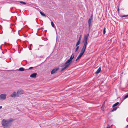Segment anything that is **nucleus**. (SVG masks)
<instances>
[{
    "label": "nucleus",
    "instance_id": "nucleus-1",
    "mask_svg": "<svg viewBox=\"0 0 128 128\" xmlns=\"http://www.w3.org/2000/svg\"><path fill=\"white\" fill-rule=\"evenodd\" d=\"M13 121V120L12 118L9 120L3 119L2 121V125L4 128H9L10 126V123L12 122Z\"/></svg>",
    "mask_w": 128,
    "mask_h": 128
},
{
    "label": "nucleus",
    "instance_id": "nucleus-2",
    "mask_svg": "<svg viewBox=\"0 0 128 128\" xmlns=\"http://www.w3.org/2000/svg\"><path fill=\"white\" fill-rule=\"evenodd\" d=\"M74 54H73L70 57V58L65 63L64 65V67L62 68L61 71H62L68 68L72 62V60L74 58Z\"/></svg>",
    "mask_w": 128,
    "mask_h": 128
},
{
    "label": "nucleus",
    "instance_id": "nucleus-3",
    "mask_svg": "<svg viewBox=\"0 0 128 128\" xmlns=\"http://www.w3.org/2000/svg\"><path fill=\"white\" fill-rule=\"evenodd\" d=\"M89 35V34H87L85 36H84V46L82 48L85 49V50L86 46L87 41Z\"/></svg>",
    "mask_w": 128,
    "mask_h": 128
},
{
    "label": "nucleus",
    "instance_id": "nucleus-4",
    "mask_svg": "<svg viewBox=\"0 0 128 128\" xmlns=\"http://www.w3.org/2000/svg\"><path fill=\"white\" fill-rule=\"evenodd\" d=\"M85 50V49L84 48H82L80 53L78 56L77 57V58L76 60V61H77L84 54Z\"/></svg>",
    "mask_w": 128,
    "mask_h": 128
},
{
    "label": "nucleus",
    "instance_id": "nucleus-5",
    "mask_svg": "<svg viewBox=\"0 0 128 128\" xmlns=\"http://www.w3.org/2000/svg\"><path fill=\"white\" fill-rule=\"evenodd\" d=\"M7 95L4 93L0 94V101H3L5 100L6 98Z\"/></svg>",
    "mask_w": 128,
    "mask_h": 128
},
{
    "label": "nucleus",
    "instance_id": "nucleus-6",
    "mask_svg": "<svg viewBox=\"0 0 128 128\" xmlns=\"http://www.w3.org/2000/svg\"><path fill=\"white\" fill-rule=\"evenodd\" d=\"M16 92L18 96L19 95L22 94L24 93V92L23 90L21 89H19Z\"/></svg>",
    "mask_w": 128,
    "mask_h": 128
},
{
    "label": "nucleus",
    "instance_id": "nucleus-7",
    "mask_svg": "<svg viewBox=\"0 0 128 128\" xmlns=\"http://www.w3.org/2000/svg\"><path fill=\"white\" fill-rule=\"evenodd\" d=\"M59 68H54L51 72V74H53L59 70Z\"/></svg>",
    "mask_w": 128,
    "mask_h": 128
},
{
    "label": "nucleus",
    "instance_id": "nucleus-8",
    "mask_svg": "<svg viewBox=\"0 0 128 128\" xmlns=\"http://www.w3.org/2000/svg\"><path fill=\"white\" fill-rule=\"evenodd\" d=\"M17 92H14L10 95V96L12 97H15L16 96H18Z\"/></svg>",
    "mask_w": 128,
    "mask_h": 128
},
{
    "label": "nucleus",
    "instance_id": "nucleus-9",
    "mask_svg": "<svg viewBox=\"0 0 128 128\" xmlns=\"http://www.w3.org/2000/svg\"><path fill=\"white\" fill-rule=\"evenodd\" d=\"M88 23L89 26V30H90V26L91 25V24L92 23V20L90 18L89 19Z\"/></svg>",
    "mask_w": 128,
    "mask_h": 128
},
{
    "label": "nucleus",
    "instance_id": "nucleus-10",
    "mask_svg": "<svg viewBox=\"0 0 128 128\" xmlns=\"http://www.w3.org/2000/svg\"><path fill=\"white\" fill-rule=\"evenodd\" d=\"M37 74L36 73H34L30 76V77L32 78H35L36 77Z\"/></svg>",
    "mask_w": 128,
    "mask_h": 128
},
{
    "label": "nucleus",
    "instance_id": "nucleus-11",
    "mask_svg": "<svg viewBox=\"0 0 128 128\" xmlns=\"http://www.w3.org/2000/svg\"><path fill=\"white\" fill-rule=\"evenodd\" d=\"M101 69V67H100L96 71V72L95 74H98L99 73Z\"/></svg>",
    "mask_w": 128,
    "mask_h": 128
},
{
    "label": "nucleus",
    "instance_id": "nucleus-12",
    "mask_svg": "<svg viewBox=\"0 0 128 128\" xmlns=\"http://www.w3.org/2000/svg\"><path fill=\"white\" fill-rule=\"evenodd\" d=\"M119 102H118L116 103L113 105L112 107H114L117 106L119 104Z\"/></svg>",
    "mask_w": 128,
    "mask_h": 128
},
{
    "label": "nucleus",
    "instance_id": "nucleus-13",
    "mask_svg": "<svg viewBox=\"0 0 128 128\" xmlns=\"http://www.w3.org/2000/svg\"><path fill=\"white\" fill-rule=\"evenodd\" d=\"M24 68H19V70L21 71H24Z\"/></svg>",
    "mask_w": 128,
    "mask_h": 128
},
{
    "label": "nucleus",
    "instance_id": "nucleus-14",
    "mask_svg": "<svg viewBox=\"0 0 128 128\" xmlns=\"http://www.w3.org/2000/svg\"><path fill=\"white\" fill-rule=\"evenodd\" d=\"M80 41L78 40L76 44V46H78V45L80 44Z\"/></svg>",
    "mask_w": 128,
    "mask_h": 128
},
{
    "label": "nucleus",
    "instance_id": "nucleus-15",
    "mask_svg": "<svg viewBox=\"0 0 128 128\" xmlns=\"http://www.w3.org/2000/svg\"><path fill=\"white\" fill-rule=\"evenodd\" d=\"M40 14L42 16H46V15H45V14H44L43 13H42V12H40Z\"/></svg>",
    "mask_w": 128,
    "mask_h": 128
},
{
    "label": "nucleus",
    "instance_id": "nucleus-16",
    "mask_svg": "<svg viewBox=\"0 0 128 128\" xmlns=\"http://www.w3.org/2000/svg\"><path fill=\"white\" fill-rule=\"evenodd\" d=\"M128 97V94L124 96V99L125 100Z\"/></svg>",
    "mask_w": 128,
    "mask_h": 128
},
{
    "label": "nucleus",
    "instance_id": "nucleus-17",
    "mask_svg": "<svg viewBox=\"0 0 128 128\" xmlns=\"http://www.w3.org/2000/svg\"><path fill=\"white\" fill-rule=\"evenodd\" d=\"M51 25H52V26L53 27H54V23L53 22H51Z\"/></svg>",
    "mask_w": 128,
    "mask_h": 128
},
{
    "label": "nucleus",
    "instance_id": "nucleus-18",
    "mask_svg": "<svg viewBox=\"0 0 128 128\" xmlns=\"http://www.w3.org/2000/svg\"><path fill=\"white\" fill-rule=\"evenodd\" d=\"M82 38V35H80V37L79 38V39H78V40L79 41H80V40H81V39Z\"/></svg>",
    "mask_w": 128,
    "mask_h": 128
},
{
    "label": "nucleus",
    "instance_id": "nucleus-19",
    "mask_svg": "<svg viewBox=\"0 0 128 128\" xmlns=\"http://www.w3.org/2000/svg\"><path fill=\"white\" fill-rule=\"evenodd\" d=\"M77 47L76 49V52L78 50V48H79V46H76Z\"/></svg>",
    "mask_w": 128,
    "mask_h": 128
},
{
    "label": "nucleus",
    "instance_id": "nucleus-20",
    "mask_svg": "<svg viewBox=\"0 0 128 128\" xmlns=\"http://www.w3.org/2000/svg\"><path fill=\"white\" fill-rule=\"evenodd\" d=\"M106 28H104V31H103V33L104 34H105L106 33Z\"/></svg>",
    "mask_w": 128,
    "mask_h": 128
},
{
    "label": "nucleus",
    "instance_id": "nucleus-21",
    "mask_svg": "<svg viewBox=\"0 0 128 128\" xmlns=\"http://www.w3.org/2000/svg\"><path fill=\"white\" fill-rule=\"evenodd\" d=\"M20 3H22V4H26V3L25 2H23V1H20Z\"/></svg>",
    "mask_w": 128,
    "mask_h": 128
},
{
    "label": "nucleus",
    "instance_id": "nucleus-22",
    "mask_svg": "<svg viewBox=\"0 0 128 128\" xmlns=\"http://www.w3.org/2000/svg\"><path fill=\"white\" fill-rule=\"evenodd\" d=\"M117 109V108H114L113 109V110H112V111H115V110H116Z\"/></svg>",
    "mask_w": 128,
    "mask_h": 128
},
{
    "label": "nucleus",
    "instance_id": "nucleus-23",
    "mask_svg": "<svg viewBox=\"0 0 128 128\" xmlns=\"http://www.w3.org/2000/svg\"><path fill=\"white\" fill-rule=\"evenodd\" d=\"M128 16V15H123L122 16V17H126V16Z\"/></svg>",
    "mask_w": 128,
    "mask_h": 128
},
{
    "label": "nucleus",
    "instance_id": "nucleus-24",
    "mask_svg": "<svg viewBox=\"0 0 128 128\" xmlns=\"http://www.w3.org/2000/svg\"><path fill=\"white\" fill-rule=\"evenodd\" d=\"M104 107L103 106H102L101 107L103 111L104 110L103 109V108H104Z\"/></svg>",
    "mask_w": 128,
    "mask_h": 128
},
{
    "label": "nucleus",
    "instance_id": "nucleus-25",
    "mask_svg": "<svg viewBox=\"0 0 128 128\" xmlns=\"http://www.w3.org/2000/svg\"><path fill=\"white\" fill-rule=\"evenodd\" d=\"M32 68H33L32 67H30L29 68V69H31Z\"/></svg>",
    "mask_w": 128,
    "mask_h": 128
},
{
    "label": "nucleus",
    "instance_id": "nucleus-26",
    "mask_svg": "<svg viewBox=\"0 0 128 128\" xmlns=\"http://www.w3.org/2000/svg\"><path fill=\"white\" fill-rule=\"evenodd\" d=\"M2 108V106H0V109H1Z\"/></svg>",
    "mask_w": 128,
    "mask_h": 128
},
{
    "label": "nucleus",
    "instance_id": "nucleus-27",
    "mask_svg": "<svg viewBox=\"0 0 128 128\" xmlns=\"http://www.w3.org/2000/svg\"><path fill=\"white\" fill-rule=\"evenodd\" d=\"M106 128H110V127L109 126L107 127Z\"/></svg>",
    "mask_w": 128,
    "mask_h": 128
},
{
    "label": "nucleus",
    "instance_id": "nucleus-28",
    "mask_svg": "<svg viewBox=\"0 0 128 128\" xmlns=\"http://www.w3.org/2000/svg\"><path fill=\"white\" fill-rule=\"evenodd\" d=\"M127 126H128V124L127 125Z\"/></svg>",
    "mask_w": 128,
    "mask_h": 128
}]
</instances>
